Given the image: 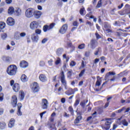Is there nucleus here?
<instances>
[{
    "instance_id": "obj_1",
    "label": "nucleus",
    "mask_w": 130,
    "mask_h": 130,
    "mask_svg": "<svg viewBox=\"0 0 130 130\" xmlns=\"http://www.w3.org/2000/svg\"><path fill=\"white\" fill-rule=\"evenodd\" d=\"M7 72L10 76H15L17 74V66L16 65H10L8 68Z\"/></svg>"
},
{
    "instance_id": "obj_2",
    "label": "nucleus",
    "mask_w": 130,
    "mask_h": 130,
    "mask_svg": "<svg viewBox=\"0 0 130 130\" xmlns=\"http://www.w3.org/2000/svg\"><path fill=\"white\" fill-rule=\"evenodd\" d=\"M112 123V120L111 118H107L105 119V125L102 126V128L106 130H108L110 128V125Z\"/></svg>"
},
{
    "instance_id": "obj_3",
    "label": "nucleus",
    "mask_w": 130,
    "mask_h": 130,
    "mask_svg": "<svg viewBox=\"0 0 130 130\" xmlns=\"http://www.w3.org/2000/svg\"><path fill=\"white\" fill-rule=\"evenodd\" d=\"M60 79L61 84L64 86L65 89L67 90L68 89L67 80H66V77L64 76V72H63V71L61 72Z\"/></svg>"
},
{
    "instance_id": "obj_4",
    "label": "nucleus",
    "mask_w": 130,
    "mask_h": 130,
    "mask_svg": "<svg viewBox=\"0 0 130 130\" xmlns=\"http://www.w3.org/2000/svg\"><path fill=\"white\" fill-rule=\"evenodd\" d=\"M35 10L33 8H28L25 11V16L27 18L33 17Z\"/></svg>"
},
{
    "instance_id": "obj_5",
    "label": "nucleus",
    "mask_w": 130,
    "mask_h": 130,
    "mask_svg": "<svg viewBox=\"0 0 130 130\" xmlns=\"http://www.w3.org/2000/svg\"><path fill=\"white\" fill-rule=\"evenodd\" d=\"M101 83H102V80H101L100 76H97L96 82L95 83L96 91H100L102 89V87L99 88V86H100V85H101Z\"/></svg>"
},
{
    "instance_id": "obj_6",
    "label": "nucleus",
    "mask_w": 130,
    "mask_h": 130,
    "mask_svg": "<svg viewBox=\"0 0 130 130\" xmlns=\"http://www.w3.org/2000/svg\"><path fill=\"white\" fill-rule=\"evenodd\" d=\"M41 104L42 109H47L48 108V101L46 99H43Z\"/></svg>"
},
{
    "instance_id": "obj_7",
    "label": "nucleus",
    "mask_w": 130,
    "mask_h": 130,
    "mask_svg": "<svg viewBox=\"0 0 130 130\" xmlns=\"http://www.w3.org/2000/svg\"><path fill=\"white\" fill-rule=\"evenodd\" d=\"M54 26H55V23H54L50 24L49 26L47 25H44L43 27L44 31L47 32V31L51 30V29H53V27H54Z\"/></svg>"
},
{
    "instance_id": "obj_8",
    "label": "nucleus",
    "mask_w": 130,
    "mask_h": 130,
    "mask_svg": "<svg viewBox=\"0 0 130 130\" xmlns=\"http://www.w3.org/2000/svg\"><path fill=\"white\" fill-rule=\"evenodd\" d=\"M67 30H68V24H64L59 29V32L61 34H64V33H66V32H67Z\"/></svg>"
},
{
    "instance_id": "obj_9",
    "label": "nucleus",
    "mask_w": 130,
    "mask_h": 130,
    "mask_svg": "<svg viewBox=\"0 0 130 130\" xmlns=\"http://www.w3.org/2000/svg\"><path fill=\"white\" fill-rule=\"evenodd\" d=\"M32 90L34 93H36L39 91V85L37 82H34L32 84V87L31 88Z\"/></svg>"
},
{
    "instance_id": "obj_10",
    "label": "nucleus",
    "mask_w": 130,
    "mask_h": 130,
    "mask_svg": "<svg viewBox=\"0 0 130 130\" xmlns=\"http://www.w3.org/2000/svg\"><path fill=\"white\" fill-rule=\"evenodd\" d=\"M30 28L31 30H35L38 28V22L37 21H32L30 24Z\"/></svg>"
},
{
    "instance_id": "obj_11",
    "label": "nucleus",
    "mask_w": 130,
    "mask_h": 130,
    "mask_svg": "<svg viewBox=\"0 0 130 130\" xmlns=\"http://www.w3.org/2000/svg\"><path fill=\"white\" fill-rule=\"evenodd\" d=\"M90 48H92V49H94L96 48V46L98 45V43L97 42L96 40H91L90 41Z\"/></svg>"
},
{
    "instance_id": "obj_12",
    "label": "nucleus",
    "mask_w": 130,
    "mask_h": 130,
    "mask_svg": "<svg viewBox=\"0 0 130 130\" xmlns=\"http://www.w3.org/2000/svg\"><path fill=\"white\" fill-rule=\"evenodd\" d=\"M7 23L9 26H14L15 25V20L12 17H9L7 20Z\"/></svg>"
},
{
    "instance_id": "obj_13",
    "label": "nucleus",
    "mask_w": 130,
    "mask_h": 130,
    "mask_svg": "<svg viewBox=\"0 0 130 130\" xmlns=\"http://www.w3.org/2000/svg\"><path fill=\"white\" fill-rule=\"evenodd\" d=\"M17 99L16 95H13L12 96L11 104L13 107L17 106Z\"/></svg>"
},
{
    "instance_id": "obj_14",
    "label": "nucleus",
    "mask_w": 130,
    "mask_h": 130,
    "mask_svg": "<svg viewBox=\"0 0 130 130\" xmlns=\"http://www.w3.org/2000/svg\"><path fill=\"white\" fill-rule=\"evenodd\" d=\"M17 114L18 115V116H21L22 115V113L21 112V108H22V104L21 103H18L17 104Z\"/></svg>"
},
{
    "instance_id": "obj_15",
    "label": "nucleus",
    "mask_w": 130,
    "mask_h": 130,
    "mask_svg": "<svg viewBox=\"0 0 130 130\" xmlns=\"http://www.w3.org/2000/svg\"><path fill=\"white\" fill-rule=\"evenodd\" d=\"M63 52V48H58L56 50V54L57 56H60L62 53Z\"/></svg>"
},
{
    "instance_id": "obj_16",
    "label": "nucleus",
    "mask_w": 130,
    "mask_h": 130,
    "mask_svg": "<svg viewBox=\"0 0 130 130\" xmlns=\"http://www.w3.org/2000/svg\"><path fill=\"white\" fill-rule=\"evenodd\" d=\"M39 78L41 82H45L47 81V77H46V76H45V75L41 74L40 75Z\"/></svg>"
},
{
    "instance_id": "obj_17",
    "label": "nucleus",
    "mask_w": 130,
    "mask_h": 130,
    "mask_svg": "<svg viewBox=\"0 0 130 130\" xmlns=\"http://www.w3.org/2000/svg\"><path fill=\"white\" fill-rule=\"evenodd\" d=\"M34 15L35 17V18H36L37 19H39V18H40V16H41V15H42V12H41V11H35L34 13Z\"/></svg>"
},
{
    "instance_id": "obj_18",
    "label": "nucleus",
    "mask_w": 130,
    "mask_h": 130,
    "mask_svg": "<svg viewBox=\"0 0 130 130\" xmlns=\"http://www.w3.org/2000/svg\"><path fill=\"white\" fill-rule=\"evenodd\" d=\"M38 39H39V37L38 35L33 34L31 35V40L34 41V42H37V41H38Z\"/></svg>"
},
{
    "instance_id": "obj_19",
    "label": "nucleus",
    "mask_w": 130,
    "mask_h": 130,
    "mask_svg": "<svg viewBox=\"0 0 130 130\" xmlns=\"http://www.w3.org/2000/svg\"><path fill=\"white\" fill-rule=\"evenodd\" d=\"M13 89L14 90V92H18L20 90V85L19 84L15 83L14 84L13 86Z\"/></svg>"
},
{
    "instance_id": "obj_20",
    "label": "nucleus",
    "mask_w": 130,
    "mask_h": 130,
    "mask_svg": "<svg viewBox=\"0 0 130 130\" xmlns=\"http://www.w3.org/2000/svg\"><path fill=\"white\" fill-rule=\"evenodd\" d=\"M20 66L22 68H27V67H28V62L25 60H23L20 62Z\"/></svg>"
},
{
    "instance_id": "obj_21",
    "label": "nucleus",
    "mask_w": 130,
    "mask_h": 130,
    "mask_svg": "<svg viewBox=\"0 0 130 130\" xmlns=\"http://www.w3.org/2000/svg\"><path fill=\"white\" fill-rule=\"evenodd\" d=\"M21 80L22 82H23V83H25L28 81V77H27V76L26 75L23 74L21 77Z\"/></svg>"
},
{
    "instance_id": "obj_22",
    "label": "nucleus",
    "mask_w": 130,
    "mask_h": 130,
    "mask_svg": "<svg viewBox=\"0 0 130 130\" xmlns=\"http://www.w3.org/2000/svg\"><path fill=\"white\" fill-rule=\"evenodd\" d=\"M15 13V9H14V7H10L8 9V14L9 15H13Z\"/></svg>"
},
{
    "instance_id": "obj_23",
    "label": "nucleus",
    "mask_w": 130,
    "mask_h": 130,
    "mask_svg": "<svg viewBox=\"0 0 130 130\" xmlns=\"http://www.w3.org/2000/svg\"><path fill=\"white\" fill-rule=\"evenodd\" d=\"M15 124V119H11L8 124L9 127H13Z\"/></svg>"
},
{
    "instance_id": "obj_24",
    "label": "nucleus",
    "mask_w": 130,
    "mask_h": 130,
    "mask_svg": "<svg viewBox=\"0 0 130 130\" xmlns=\"http://www.w3.org/2000/svg\"><path fill=\"white\" fill-rule=\"evenodd\" d=\"M2 58L3 60H4V61H7V62H9V61H10V60H11V58H10V57H9V56H2Z\"/></svg>"
},
{
    "instance_id": "obj_25",
    "label": "nucleus",
    "mask_w": 130,
    "mask_h": 130,
    "mask_svg": "<svg viewBox=\"0 0 130 130\" xmlns=\"http://www.w3.org/2000/svg\"><path fill=\"white\" fill-rule=\"evenodd\" d=\"M14 38L16 40H20V39H21L20 32H15L14 35Z\"/></svg>"
},
{
    "instance_id": "obj_26",
    "label": "nucleus",
    "mask_w": 130,
    "mask_h": 130,
    "mask_svg": "<svg viewBox=\"0 0 130 130\" xmlns=\"http://www.w3.org/2000/svg\"><path fill=\"white\" fill-rule=\"evenodd\" d=\"M19 95H20V100L21 101L24 99L25 97V93H24V91H21L19 92Z\"/></svg>"
},
{
    "instance_id": "obj_27",
    "label": "nucleus",
    "mask_w": 130,
    "mask_h": 130,
    "mask_svg": "<svg viewBox=\"0 0 130 130\" xmlns=\"http://www.w3.org/2000/svg\"><path fill=\"white\" fill-rule=\"evenodd\" d=\"M6 126H7V124H6L5 122H0L1 129H4V128H6Z\"/></svg>"
},
{
    "instance_id": "obj_28",
    "label": "nucleus",
    "mask_w": 130,
    "mask_h": 130,
    "mask_svg": "<svg viewBox=\"0 0 130 130\" xmlns=\"http://www.w3.org/2000/svg\"><path fill=\"white\" fill-rule=\"evenodd\" d=\"M82 119V116H78L76 119L74 120V123H79L80 122V121Z\"/></svg>"
},
{
    "instance_id": "obj_29",
    "label": "nucleus",
    "mask_w": 130,
    "mask_h": 130,
    "mask_svg": "<svg viewBox=\"0 0 130 130\" xmlns=\"http://www.w3.org/2000/svg\"><path fill=\"white\" fill-rule=\"evenodd\" d=\"M86 103H88V100L83 101V102H81L80 103V105L81 107H83V108H85V106H86Z\"/></svg>"
},
{
    "instance_id": "obj_30",
    "label": "nucleus",
    "mask_w": 130,
    "mask_h": 130,
    "mask_svg": "<svg viewBox=\"0 0 130 130\" xmlns=\"http://www.w3.org/2000/svg\"><path fill=\"white\" fill-rule=\"evenodd\" d=\"M121 123L123 124V125H124L125 126H127L128 125V122L126 121V120L123 119L121 121Z\"/></svg>"
},
{
    "instance_id": "obj_31",
    "label": "nucleus",
    "mask_w": 130,
    "mask_h": 130,
    "mask_svg": "<svg viewBox=\"0 0 130 130\" xmlns=\"http://www.w3.org/2000/svg\"><path fill=\"white\" fill-rule=\"evenodd\" d=\"M6 27V23L4 22H0V29H5V27Z\"/></svg>"
},
{
    "instance_id": "obj_32",
    "label": "nucleus",
    "mask_w": 130,
    "mask_h": 130,
    "mask_svg": "<svg viewBox=\"0 0 130 130\" xmlns=\"http://www.w3.org/2000/svg\"><path fill=\"white\" fill-rule=\"evenodd\" d=\"M80 14L81 15V16H85V8H81L80 10Z\"/></svg>"
},
{
    "instance_id": "obj_33",
    "label": "nucleus",
    "mask_w": 130,
    "mask_h": 130,
    "mask_svg": "<svg viewBox=\"0 0 130 130\" xmlns=\"http://www.w3.org/2000/svg\"><path fill=\"white\" fill-rule=\"evenodd\" d=\"M61 90H62V87H59V88L58 89V94L59 95H62V94H63V90L61 91Z\"/></svg>"
},
{
    "instance_id": "obj_34",
    "label": "nucleus",
    "mask_w": 130,
    "mask_h": 130,
    "mask_svg": "<svg viewBox=\"0 0 130 130\" xmlns=\"http://www.w3.org/2000/svg\"><path fill=\"white\" fill-rule=\"evenodd\" d=\"M110 77V75L109 73H107L105 76V81H107V82H108L109 81V78Z\"/></svg>"
},
{
    "instance_id": "obj_35",
    "label": "nucleus",
    "mask_w": 130,
    "mask_h": 130,
    "mask_svg": "<svg viewBox=\"0 0 130 130\" xmlns=\"http://www.w3.org/2000/svg\"><path fill=\"white\" fill-rule=\"evenodd\" d=\"M102 0H100L99 2H98V3L96 6V9H98L99 8H100V7H101V6H102Z\"/></svg>"
},
{
    "instance_id": "obj_36",
    "label": "nucleus",
    "mask_w": 130,
    "mask_h": 130,
    "mask_svg": "<svg viewBox=\"0 0 130 130\" xmlns=\"http://www.w3.org/2000/svg\"><path fill=\"white\" fill-rule=\"evenodd\" d=\"M91 15H92V12H89V14H87L86 15V18H90V19H93V18H94V16H91Z\"/></svg>"
},
{
    "instance_id": "obj_37",
    "label": "nucleus",
    "mask_w": 130,
    "mask_h": 130,
    "mask_svg": "<svg viewBox=\"0 0 130 130\" xmlns=\"http://www.w3.org/2000/svg\"><path fill=\"white\" fill-rule=\"evenodd\" d=\"M69 110L71 112V114L72 115H74V109H73V107L72 106H70L69 107Z\"/></svg>"
},
{
    "instance_id": "obj_38",
    "label": "nucleus",
    "mask_w": 130,
    "mask_h": 130,
    "mask_svg": "<svg viewBox=\"0 0 130 130\" xmlns=\"http://www.w3.org/2000/svg\"><path fill=\"white\" fill-rule=\"evenodd\" d=\"M35 33L37 35H40V34H41V29H36Z\"/></svg>"
},
{
    "instance_id": "obj_39",
    "label": "nucleus",
    "mask_w": 130,
    "mask_h": 130,
    "mask_svg": "<svg viewBox=\"0 0 130 130\" xmlns=\"http://www.w3.org/2000/svg\"><path fill=\"white\" fill-rule=\"evenodd\" d=\"M60 58H57L56 61L55 62V64H56V66L59 64V63H60Z\"/></svg>"
},
{
    "instance_id": "obj_40",
    "label": "nucleus",
    "mask_w": 130,
    "mask_h": 130,
    "mask_svg": "<svg viewBox=\"0 0 130 130\" xmlns=\"http://www.w3.org/2000/svg\"><path fill=\"white\" fill-rule=\"evenodd\" d=\"M80 103V100H76L75 101V103H74V106L75 107H77L78 105H79Z\"/></svg>"
},
{
    "instance_id": "obj_41",
    "label": "nucleus",
    "mask_w": 130,
    "mask_h": 130,
    "mask_svg": "<svg viewBox=\"0 0 130 130\" xmlns=\"http://www.w3.org/2000/svg\"><path fill=\"white\" fill-rule=\"evenodd\" d=\"M79 49H84L85 48V44H82L78 46Z\"/></svg>"
},
{
    "instance_id": "obj_42",
    "label": "nucleus",
    "mask_w": 130,
    "mask_h": 130,
    "mask_svg": "<svg viewBox=\"0 0 130 130\" xmlns=\"http://www.w3.org/2000/svg\"><path fill=\"white\" fill-rule=\"evenodd\" d=\"M114 26H117L118 27H120V24L119 21H115V23H113Z\"/></svg>"
},
{
    "instance_id": "obj_43",
    "label": "nucleus",
    "mask_w": 130,
    "mask_h": 130,
    "mask_svg": "<svg viewBox=\"0 0 130 130\" xmlns=\"http://www.w3.org/2000/svg\"><path fill=\"white\" fill-rule=\"evenodd\" d=\"M104 27L106 29H108L109 28H111V26L110 25L108 24V23H105L104 25Z\"/></svg>"
},
{
    "instance_id": "obj_44",
    "label": "nucleus",
    "mask_w": 130,
    "mask_h": 130,
    "mask_svg": "<svg viewBox=\"0 0 130 130\" xmlns=\"http://www.w3.org/2000/svg\"><path fill=\"white\" fill-rule=\"evenodd\" d=\"M124 109H125V107H123L121 109L117 111V112H118V113H121L122 111H124Z\"/></svg>"
},
{
    "instance_id": "obj_45",
    "label": "nucleus",
    "mask_w": 130,
    "mask_h": 130,
    "mask_svg": "<svg viewBox=\"0 0 130 130\" xmlns=\"http://www.w3.org/2000/svg\"><path fill=\"white\" fill-rule=\"evenodd\" d=\"M68 48L69 47H73V45L72 44V42L71 41L67 42V47Z\"/></svg>"
},
{
    "instance_id": "obj_46",
    "label": "nucleus",
    "mask_w": 130,
    "mask_h": 130,
    "mask_svg": "<svg viewBox=\"0 0 130 130\" xmlns=\"http://www.w3.org/2000/svg\"><path fill=\"white\" fill-rule=\"evenodd\" d=\"M85 72H86L85 69L82 70L81 72H80V73L79 75V77H82V76L84 75V74H85Z\"/></svg>"
},
{
    "instance_id": "obj_47",
    "label": "nucleus",
    "mask_w": 130,
    "mask_h": 130,
    "mask_svg": "<svg viewBox=\"0 0 130 130\" xmlns=\"http://www.w3.org/2000/svg\"><path fill=\"white\" fill-rule=\"evenodd\" d=\"M46 0H35L36 3L38 4H40L41 3H45Z\"/></svg>"
},
{
    "instance_id": "obj_48",
    "label": "nucleus",
    "mask_w": 130,
    "mask_h": 130,
    "mask_svg": "<svg viewBox=\"0 0 130 130\" xmlns=\"http://www.w3.org/2000/svg\"><path fill=\"white\" fill-rule=\"evenodd\" d=\"M121 118H122V117H121L120 118H118L116 120L117 123H118V124H120L121 123Z\"/></svg>"
},
{
    "instance_id": "obj_49",
    "label": "nucleus",
    "mask_w": 130,
    "mask_h": 130,
    "mask_svg": "<svg viewBox=\"0 0 130 130\" xmlns=\"http://www.w3.org/2000/svg\"><path fill=\"white\" fill-rule=\"evenodd\" d=\"M129 110H130V108L129 107L127 108H126L125 107V109L123 111H124V113H127V112H128L129 111Z\"/></svg>"
},
{
    "instance_id": "obj_50",
    "label": "nucleus",
    "mask_w": 130,
    "mask_h": 130,
    "mask_svg": "<svg viewBox=\"0 0 130 130\" xmlns=\"http://www.w3.org/2000/svg\"><path fill=\"white\" fill-rule=\"evenodd\" d=\"M40 66L41 67H44V66H45V62H44V61H40Z\"/></svg>"
},
{
    "instance_id": "obj_51",
    "label": "nucleus",
    "mask_w": 130,
    "mask_h": 130,
    "mask_svg": "<svg viewBox=\"0 0 130 130\" xmlns=\"http://www.w3.org/2000/svg\"><path fill=\"white\" fill-rule=\"evenodd\" d=\"M15 12L18 14V15H20L21 14V9H20L19 8H17L15 10Z\"/></svg>"
},
{
    "instance_id": "obj_52",
    "label": "nucleus",
    "mask_w": 130,
    "mask_h": 130,
    "mask_svg": "<svg viewBox=\"0 0 130 130\" xmlns=\"http://www.w3.org/2000/svg\"><path fill=\"white\" fill-rule=\"evenodd\" d=\"M2 39H6L7 38V34L4 33L1 36Z\"/></svg>"
},
{
    "instance_id": "obj_53",
    "label": "nucleus",
    "mask_w": 130,
    "mask_h": 130,
    "mask_svg": "<svg viewBox=\"0 0 130 130\" xmlns=\"http://www.w3.org/2000/svg\"><path fill=\"white\" fill-rule=\"evenodd\" d=\"M106 33H111L112 32V30H111V28H107L106 29Z\"/></svg>"
},
{
    "instance_id": "obj_54",
    "label": "nucleus",
    "mask_w": 130,
    "mask_h": 130,
    "mask_svg": "<svg viewBox=\"0 0 130 130\" xmlns=\"http://www.w3.org/2000/svg\"><path fill=\"white\" fill-rule=\"evenodd\" d=\"M19 35L20 36V38L21 37H25V36H26V33L25 32H19Z\"/></svg>"
},
{
    "instance_id": "obj_55",
    "label": "nucleus",
    "mask_w": 130,
    "mask_h": 130,
    "mask_svg": "<svg viewBox=\"0 0 130 130\" xmlns=\"http://www.w3.org/2000/svg\"><path fill=\"white\" fill-rule=\"evenodd\" d=\"M101 49V48H99L98 50L94 52V55H98V54H99V51H100Z\"/></svg>"
},
{
    "instance_id": "obj_56",
    "label": "nucleus",
    "mask_w": 130,
    "mask_h": 130,
    "mask_svg": "<svg viewBox=\"0 0 130 130\" xmlns=\"http://www.w3.org/2000/svg\"><path fill=\"white\" fill-rule=\"evenodd\" d=\"M65 94H66V95H68V96H70V95H72V93H71L70 89H69L68 90L66 91L65 92Z\"/></svg>"
},
{
    "instance_id": "obj_57",
    "label": "nucleus",
    "mask_w": 130,
    "mask_h": 130,
    "mask_svg": "<svg viewBox=\"0 0 130 130\" xmlns=\"http://www.w3.org/2000/svg\"><path fill=\"white\" fill-rule=\"evenodd\" d=\"M86 25H89L90 27H92V26H93V23H91V22L87 21Z\"/></svg>"
},
{
    "instance_id": "obj_58",
    "label": "nucleus",
    "mask_w": 130,
    "mask_h": 130,
    "mask_svg": "<svg viewBox=\"0 0 130 130\" xmlns=\"http://www.w3.org/2000/svg\"><path fill=\"white\" fill-rule=\"evenodd\" d=\"M95 36H96V39H100V38H101V36H100V35H99L98 32L95 33Z\"/></svg>"
},
{
    "instance_id": "obj_59",
    "label": "nucleus",
    "mask_w": 130,
    "mask_h": 130,
    "mask_svg": "<svg viewBox=\"0 0 130 130\" xmlns=\"http://www.w3.org/2000/svg\"><path fill=\"white\" fill-rule=\"evenodd\" d=\"M70 66H71V67H75V66H76V63H75V62L74 61H72L71 62V63H70Z\"/></svg>"
},
{
    "instance_id": "obj_60",
    "label": "nucleus",
    "mask_w": 130,
    "mask_h": 130,
    "mask_svg": "<svg viewBox=\"0 0 130 130\" xmlns=\"http://www.w3.org/2000/svg\"><path fill=\"white\" fill-rule=\"evenodd\" d=\"M6 3L7 5H10L12 4V0H6Z\"/></svg>"
},
{
    "instance_id": "obj_61",
    "label": "nucleus",
    "mask_w": 130,
    "mask_h": 130,
    "mask_svg": "<svg viewBox=\"0 0 130 130\" xmlns=\"http://www.w3.org/2000/svg\"><path fill=\"white\" fill-rule=\"evenodd\" d=\"M52 62H53V60L52 59H50L48 61V63H49V65L52 66Z\"/></svg>"
},
{
    "instance_id": "obj_62",
    "label": "nucleus",
    "mask_w": 130,
    "mask_h": 130,
    "mask_svg": "<svg viewBox=\"0 0 130 130\" xmlns=\"http://www.w3.org/2000/svg\"><path fill=\"white\" fill-rule=\"evenodd\" d=\"M45 113H46V111H44V112H42V113H41L40 114V116H41V119H42V117H43V115H44V114H45Z\"/></svg>"
},
{
    "instance_id": "obj_63",
    "label": "nucleus",
    "mask_w": 130,
    "mask_h": 130,
    "mask_svg": "<svg viewBox=\"0 0 130 130\" xmlns=\"http://www.w3.org/2000/svg\"><path fill=\"white\" fill-rule=\"evenodd\" d=\"M85 56H90V51H87V52H86L85 53Z\"/></svg>"
},
{
    "instance_id": "obj_64",
    "label": "nucleus",
    "mask_w": 130,
    "mask_h": 130,
    "mask_svg": "<svg viewBox=\"0 0 130 130\" xmlns=\"http://www.w3.org/2000/svg\"><path fill=\"white\" fill-rule=\"evenodd\" d=\"M73 26H75V27H78V22L77 21H74L73 22Z\"/></svg>"
}]
</instances>
